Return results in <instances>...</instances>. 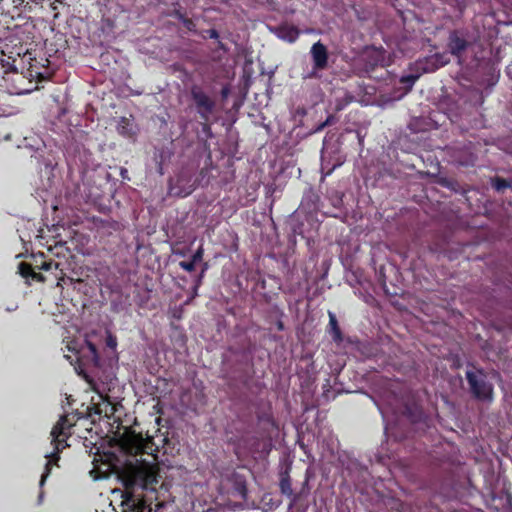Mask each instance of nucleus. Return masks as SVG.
Wrapping results in <instances>:
<instances>
[{"label":"nucleus","instance_id":"nucleus-1","mask_svg":"<svg viewBox=\"0 0 512 512\" xmlns=\"http://www.w3.org/2000/svg\"><path fill=\"white\" fill-rule=\"evenodd\" d=\"M121 448L129 456L116 468L117 481L124 488V505L128 507L122 512H150L153 502L155 507L167 502L170 484L161 476L153 437L128 431L121 437Z\"/></svg>","mask_w":512,"mask_h":512},{"label":"nucleus","instance_id":"nucleus-2","mask_svg":"<svg viewBox=\"0 0 512 512\" xmlns=\"http://www.w3.org/2000/svg\"><path fill=\"white\" fill-rule=\"evenodd\" d=\"M190 98L196 114L200 117V131L196 132V139L202 143L205 150H209L208 140L213 138L209 117L215 112V99L208 95L198 84L190 87Z\"/></svg>","mask_w":512,"mask_h":512},{"label":"nucleus","instance_id":"nucleus-3","mask_svg":"<svg viewBox=\"0 0 512 512\" xmlns=\"http://www.w3.org/2000/svg\"><path fill=\"white\" fill-rule=\"evenodd\" d=\"M471 369L466 370V382L470 387V394L476 401L491 402L493 401V384L488 381L486 372L481 368L470 364Z\"/></svg>","mask_w":512,"mask_h":512},{"label":"nucleus","instance_id":"nucleus-4","mask_svg":"<svg viewBox=\"0 0 512 512\" xmlns=\"http://www.w3.org/2000/svg\"><path fill=\"white\" fill-rule=\"evenodd\" d=\"M74 426V416L62 415L59 420H57L56 425L52 427V431H50V437H52V445L56 448V452L52 454V459L54 461L58 460V453L62 451L67 444L65 441L70 436V429Z\"/></svg>","mask_w":512,"mask_h":512},{"label":"nucleus","instance_id":"nucleus-5","mask_svg":"<svg viewBox=\"0 0 512 512\" xmlns=\"http://www.w3.org/2000/svg\"><path fill=\"white\" fill-rule=\"evenodd\" d=\"M310 57H312L313 68L312 72L306 75V79H316L318 71H323L328 67V50L325 44L321 41L313 43L312 48H310Z\"/></svg>","mask_w":512,"mask_h":512},{"label":"nucleus","instance_id":"nucleus-6","mask_svg":"<svg viewBox=\"0 0 512 512\" xmlns=\"http://www.w3.org/2000/svg\"><path fill=\"white\" fill-rule=\"evenodd\" d=\"M361 63L366 73H371L377 67H384L385 50L381 47H366L361 54Z\"/></svg>","mask_w":512,"mask_h":512},{"label":"nucleus","instance_id":"nucleus-7","mask_svg":"<svg viewBox=\"0 0 512 512\" xmlns=\"http://www.w3.org/2000/svg\"><path fill=\"white\" fill-rule=\"evenodd\" d=\"M471 47V40L464 30H452L449 33V40H447V48L451 55L460 58L464 52Z\"/></svg>","mask_w":512,"mask_h":512},{"label":"nucleus","instance_id":"nucleus-8","mask_svg":"<svg viewBox=\"0 0 512 512\" xmlns=\"http://www.w3.org/2000/svg\"><path fill=\"white\" fill-rule=\"evenodd\" d=\"M279 488H281V494L285 495L288 498H291V503H289V508L294 507L300 498L307 495V480L303 483V488L299 490V492H292V486H290V477L287 472L282 473L281 482H279Z\"/></svg>","mask_w":512,"mask_h":512},{"label":"nucleus","instance_id":"nucleus-9","mask_svg":"<svg viewBox=\"0 0 512 512\" xmlns=\"http://www.w3.org/2000/svg\"><path fill=\"white\" fill-rule=\"evenodd\" d=\"M272 33H274L275 37L280 38L281 40L292 44L299 38V29L288 23H282L272 29H270Z\"/></svg>","mask_w":512,"mask_h":512},{"label":"nucleus","instance_id":"nucleus-10","mask_svg":"<svg viewBox=\"0 0 512 512\" xmlns=\"http://www.w3.org/2000/svg\"><path fill=\"white\" fill-rule=\"evenodd\" d=\"M448 63L445 54H433L425 58L424 61L418 62V67L425 73H432Z\"/></svg>","mask_w":512,"mask_h":512},{"label":"nucleus","instance_id":"nucleus-11","mask_svg":"<svg viewBox=\"0 0 512 512\" xmlns=\"http://www.w3.org/2000/svg\"><path fill=\"white\" fill-rule=\"evenodd\" d=\"M327 333H329L330 338H332V341H334V343H342V331L338 326L335 314H333L332 312H329V328H327Z\"/></svg>","mask_w":512,"mask_h":512},{"label":"nucleus","instance_id":"nucleus-12","mask_svg":"<svg viewBox=\"0 0 512 512\" xmlns=\"http://www.w3.org/2000/svg\"><path fill=\"white\" fill-rule=\"evenodd\" d=\"M0 44H2V41H0ZM14 57L9 53L5 52L3 50L2 45H0V67L4 73L8 74L10 72H14Z\"/></svg>","mask_w":512,"mask_h":512},{"label":"nucleus","instance_id":"nucleus-13","mask_svg":"<svg viewBox=\"0 0 512 512\" xmlns=\"http://www.w3.org/2000/svg\"><path fill=\"white\" fill-rule=\"evenodd\" d=\"M232 491H234V495L245 500L247 488L245 487V481L243 478L239 476L234 477V482H232Z\"/></svg>","mask_w":512,"mask_h":512},{"label":"nucleus","instance_id":"nucleus-14","mask_svg":"<svg viewBox=\"0 0 512 512\" xmlns=\"http://www.w3.org/2000/svg\"><path fill=\"white\" fill-rule=\"evenodd\" d=\"M117 133L125 137L134 136V130L132 129V124H130L129 119L122 117L121 120H119V124H117Z\"/></svg>","mask_w":512,"mask_h":512},{"label":"nucleus","instance_id":"nucleus-15","mask_svg":"<svg viewBox=\"0 0 512 512\" xmlns=\"http://www.w3.org/2000/svg\"><path fill=\"white\" fill-rule=\"evenodd\" d=\"M492 187H494L495 191L502 192L504 189L512 187V184H510V181L497 176L492 181Z\"/></svg>","mask_w":512,"mask_h":512},{"label":"nucleus","instance_id":"nucleus-16","mask_svg":"<svg viewBox=\"0 0 512 512\" xmlns=\"http://www.w3.org/2000/svg\"><path fill=\"white\" fill-rule=\"evenodd\" d=\"M417 79H419V75L408 74L402 76L401 79H399V82H401V84L404 85L406 91H410V89L412 88Z\"/></svg>","mask_w":512,"mask_h":512},{"label":"nucleus","instance_id":"nucleus-17","mask_svg":"<svg viewBox=\"0 0 512 512\" xmlns=\"http://www.w3.org/2000/svg\"><path fill=\"white\" fill-rule=\"evenodd\" d=\"M18 271H20V275L23 278L36 274L33 266L27 262H21L20 265H18Z\"/></svg>","mask_w":512,"mask_h":512},{"label":"nucleus","instance_id":"nucleus-18","mask_svg":"<svg viewBox=\"0 0 512 512\" xmlns=\"http://www.w3.org/2000/svg\"><path fill=\"white\" fill-rule=\"evenodd\" d=\"M37 268L43 271H51L52 269H58V263L53 260H44Z\"/></svg>","mask_w":512,"mask_h":512},{"label":"nucleus","instance_id":"nucleus-19","mask_svg":"<svg viewBox=\"0 0 512 512\" xmlns=\"http://www.w3.org/2000/svg\"><path fill=\"white\" fill-rule=\"evenodd\" d=\"M196 264H197V262L181 261V262H179V268H181L187 272H193L194 267H196Z\"/></svg>","mask_w":512,"mask_h":512},{"label":"nucleus","instance_id":"nucleus-20","mask_svg":"<svg viewBox=\"0 0 512 512\" xmlns=\"http://www.w3.org/2000/svg\"><path fill=\"white\" fill-rule=\"evenodd\" d=\"M201 260H203V248L200 247L193 253L190 262L199 263Z\"/></svg>","mask_w":512,"mask_h":512},{"label":"nucleus","instance_id":"nucleus-21","mask_svg":"<svg viewBox=\"0 0 512 512\" xmlns=\"http://www.w3.org/2000/svg\"><path fill=\"white\" fill-rule=\"evenodd\" d=\"M50 466H51V460H49V461H47V463H45V470H44V473H42V478H40V486H43V484H45V480L48 477V475L50 474Z\"/></svg>","mask_w":512,"mask_h":512},{"label":"nucleus","instance_id":"nucleus-22","mask_svg":"<svg viewBox=\"0 0 512 512\" xmlns=\"http://www.w3.org/2000/svg\"><path fill=\"white\" fill-rule=\"evenodd\" d=\"M179 21H181V23H183L184 28H186V30L190 32H193L196 29V24H194V22L191 19H183Z\"/></svg>","mask_w":512,"mask_h":512},{"label":"nucleus","instance_id":"nucleus-23","mask_svg":"<svg viewBox=\"0 0 512 512\" xmlns=\"http://www.w3.org/2000/svg\"><path fill=\"white\" fill-rule=\"evenodd\" d=\"M269 449H271V444L269 443V440H267V441L263 442V448L262 449H259L257 447H253V448H251V452H253V453H256V452L268 453Z\"/></svg>","mask_w":512,"mask_h":512},{"label":"nucleus","instance_id":"nucleus-24","mask_svg":"<svg viewBox=\"0 0 512 512\" xmlns=\"http://www.w3.org/2000/svg\"><path fill=\"white\" fill-rule=\"evenodd\" d=\"M155 163H157V172H159L160 175H163V166L161 165V152H155Z\"/></svg>","mask_w":512,"mask_h":512},{"label":"nucleus","instance_id":"nucleus-25","mask_svg":"<svg viewBox=\"0 0 512 512\" xmlns=\"http://www.w3.org/2000/svg\"><path fill=\"white\" fill-rule=\"evenodd\" d=\"M332 122H333V116L329 115V117H327V119H325V121L322 122V124L317 126V129H315V131L319 132V131L325 129V127L331 125Z\"/></svg>","mask_w":512,"mask_h":512},{"label":"nucleus","instance_id":"nucleus-26","mask_svg":"<svg viewBox=\"0 0 512 512\" xmlns=\"http://www.w3.org/2000/svg\"><path fill=\"white\" fill-rule=\"evenodd\" d=\"M193 190H194V185L191 184L190 186H188V188L181 189V190L177 191L176 195L185 197V196L191 194Z\"/></svg>","mask_w":512,"mask_h":512},{"label":"nucleus","instance_id":"nucleus-27","mask_svg":"<svg viewBox=\"0 0 512 512\" xmlns=\"http://www.w3.org/2000/svg\"><path fill=\"white\" fill-rule=\"evenodd\" d=\"M204 271H206V266L203 267L202 273H200V275H198V278H196L195 288H193V295H196L197 288L201 285V280L203 279Z\"/></svg>","mask_w":512,"mask_h":512},{"label":"nucleus","instance_id":"nucleus-28","mask_svg":"<svg viewBox=\"0 0 512 512\" xmlns=\"http://www.w3.org/2000/svg\"><path fill=\"white\" fill-rule=\"evenodd\" d=\"M172 17L178 19V20H189L179 9L174 10L172 12Z\"/></svg>","mask_w":512,"mask_h":512},{"label":"nucleus","instance_id":"nucleus-29","mask_svg":"<svg viewBox=\"0 0 512 512\" xmlns=\"http://www.w3.org/2000/svg\"><path fill=\"white\" fill-rule=\"evenodd\" d=\"M26 279H32L35 282H44L45 281V278L40 273H36V274L30 275Z\"/></svg>","mask_w":512,"mask_h":512},{"label":"nucleus","instance_id":"nucleus-30","mask_svg":"<svg viewBox=\"0 0 512 512\" xmlns=\"http://www.w3.org/2000/svg\"><path fill=\"white\" fill-rule=\"evenodd\" d=\"M207 37L211 38V39L217 40L218 38H220V35L218 34V31L215 30V29H208L207 30Z\"/></svg>","mask_w":512,"mask_h":512},{"label":"nucleus","instance_id":"nucleus-31","mask_svg":"<svg viewBox=\"0 0 512 512\" xmlns=\"http://www.w3.org/2000/svg\"><path fill=\"white\" fill-rule=\"evenodd\" d=\"M56 3H62V0H54L52 4H50V7H52V10H57V6H55Z\"/></svg>","mask_w":512,"mask_h":512},{"label":"nucleus","instance_id":"nucleus-32","mask_svg":"<svg viewBox=\"0 0 512 512\" xmlns=\"http://www.w3.org/2000/svg\"><path fill=\"white\" fill-rule=\"evenodd\" d=\"M277 330L283 331V323L281 321L277 322Z\"/></svg>","mask_w":512,"mask_h":512},{"label":"nucleus","instance_id":"nucleus-33","mask_svg":"<svg viewBox=\"0 0 512 512\" xmlns=\"http://www.w3.org/2000/svg\"><path fill=\"white\" fill-rule=\"evenodd\" d=\"M182 183V176H178V179H176V184L180 185Z\"/></svg>","mask_w":512,"mask_h":512}]
</instances>
